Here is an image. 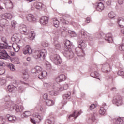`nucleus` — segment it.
I'll return each instance as SVG.
<instances>
[{
  "label": "nucleus",
  "instance_id": "nucleus-33",
  "mask_svg": "<svg viewBox=\"0 0 124 124\" xmlns=\"http://www.w3.org/2000/svg\"><path fill=\"white\" fill-rule=\"evenodd\" d=\"M109 18L110 19H113V18H115L116 17V14L114 13V12H110L108 14Z\"/></svg>",
  "mask_w": 124,
  "mask_h": 124
},
{
  "label": "nucleus",
  "instance_id": "nucleus-40",
  "mask_svg": "<svg viewBox=\"0 0 124 124\" xmlns=\"http://www.w3.org/2000/svg\"><path fill=\"white\" fill-rule=\"evenodd\" d=\"M21 31L22 32H24L25 35H28V30H27V27H26V26L23 27Z\"/></svg>",
  "mask_w": 124,
  "mask_h": 124
},
{
  "label": "nucleus",
  "instance_id": "nucleus-37",
  "mask_svg": "<svg viewBox=\"0 0 124 124\" xmlns=\"http://www.w3.org/2000/svg\"><path fill=\"white\" fill-rule=\"evenodd\" d=\"M116 121H118L120 124H124V117H118L117 118V120Z\"/></svg>",
  "mask_w": 124,
  "mask_h": 124
},
{
  "label": "nucleus",
  "instance_id": "nucleus-21",
  "mask_svg": "<svg viewBox=\"0 0 124 124\" xmlns=\"http://www.w3.org/2000/svg\"><path fill=\"white\" fill-rule=\"evenodd\" d=\"M12 47L15 52H19L20 51V46L17 43H14L12 44Z\"/></svg>",
  "mask_w": 124,
  "mask_h": 124
},
{
  "label": "nucleus",
  "instance_id": "nucleus-53",
  "mask_svg": "<svg viewBox=\"0 0 124 124\" xmlns=\"http://www.w3.org/2000/svg\"><path fill=\"white\" fill-rule=\"evenodd\" d=\"M81 35H82L83 38H84L85 37V35H86V32H85V30H84L83 29L81 30Z\"/></svg>",
  "mask_w": 124,
  "mask_h": 124
},
{
  "label": "nucleus",
  "instance_id": "nucleus-46",
  "mask_svg": "<svg viewBox=\"0 0 124 124\" xmlns=\"http://www.w3.org/2000/svg\"><path fill=\"white\" fill-rule=\"evenodd\" d=\"M119 49L120 51H124V44L120 45L119 46Z\"/></svg>",
  "mask_w": 124,
  "mask_h": 124
},
{
  "label": "nucleus",
  "instance_id": "nucleus-64",
  "mask_svg": "<svg viewBox=\"0 0 124 124\" xmlns=\"http://www.w3.org/2000/svg\"><path fill=\"white\" fill-rule=\"evenodd\" d=\"M123 2H124V0H118L119 4H123Z\"/></svg>",
  "mask_w": 124,
  "mask_h": 124
},
{
  "label": "nucleus",
  "instance_id": "nucleus-56",
  "mask_svg": "<svg viewBox=\"0 0 124 124\" xmlns=\"http://www.w3.org/2000/svg\"><path fill=\"white\" fill-rule=\"evenodd\" d=\"M77 34H76V33H75V32H73L72 33V34H71V36H72V37H76Z\"/></svg>",
  "mask_w": 124,
  "mask_h": 124
},
{
  "label": "nucleus",
  "instance_id": "nucleus-17",
  "mask_svg": "<svg viewBox=\"0 0 124 124\" xmlns=\"http://www.w3.org/2000/svg\"><path fill=\"white\" fill-rule=\"evenodd\" d=\"M7 119L8 120L9 122L11 123H15L17 120V118L14 116H11L9 114L6 115Z\"/></svg>",
  "mask_w": 124,
  "mask_h": 124
},
{
  "label": "nucleus",
  "instance_id": "nucleus-39",
  "mask_svg": "<svg viewBox=\"0 0 124 124\" xmlns=\"http://www.w3.org/2000/svg\"><path fill=\"white\" fill-rule=\"evenodd\" d=\"M11 40L12 41L14 42L15 41H18V40H19V39L18 38V37H17V36H16V34H15L12 36Z\"/></svg>",
  "mask_w": 124,
  "mask_h": 124
},
{
  "label": "nucleus",
  "instance_id": "nucleus-34",
  "mask_svg": "<svg viewBox=\"0 0 124 124\" xmlns=\"http://www.w3.org/2000/svg\"><path fill=\"white\" fill-rule=\"evenodd\" d=\"M31 36L29 37L30 40H33L35 38V32L34 31H32L31 32Z\"/></svg>",
  "mask_w": 124,
  "mask_h": 124
},
{
  "label": "nucleus",
  "instance_id": "nucleus-41",
  "mask_svg": "<svg viewBox=\"0 0 124 124\" xmlns=\"http://www.w3.org/2000/svg\"><path fill=\"white\" fill-rule=\"evenodd\" d=\"M45 124H54V121L50 119H47L45 122Z\"/></svg>",
  "mask_w": 124,
  "mask_h": 124
},
{
  "label": "nucleus",
  "instance_id": "nucleus-7",
  "mask_svg": "<svg viewBox=\"0 0 124 124\" xmlns=\"http://www.w3.org/2000/svg\"><path fill=\"white\" fill-rule=\"evenodd\" d=\"M100 36H102V37H104L105 36V39L108 43H111V42H113V38L112 37V33H108L106 35L103 34L102 36V34H100Z\"/></svg>",
  "mask_w": 124,
  "mask_h": 124
},
{
  "label": "nucleus",
  "instance_id": "nucleus-63",
  "mask_svg": "<svg viewBox=\"0 0 124 124\" xmlns=\"http://www.w3.org/2000/svg\"><path fill=\"white\" fill-rule=\"evenodd\" d=\"M40 111L41 113H44V112H45V111L43 109V108H42V107L40 108Z\"/></svg>",
  "mask_w": 124,
  "mask_h": 124
},
{
  "label": "nucleus",
  "instance_id": "nucleus-50",
  "mask_svg": "<svg viewBox=\"0 0 124 124\" xmlns=\"http://www.w3.org/2000/svg\"><path fill=\"white\" fill-rule=\"evenodd\" d=\"M96 107V105L94 104H93L91 105V106H90V110H93V109H94V108H95Z\"/></svg>",
  "mask_w": 124,
  "mask_h": 124
},
{
  "label": "nucleus",
  "instance_id": "nucleus-31",
  "mask_svg": "<svg viewBox=\"0 0 124 124\" xmlns=\"http://www.w3.org/2000/svg\"><path fill=\"white\" fill-rule=\"evenodd\" d=\"M46 105H47V106H53V105L55 103L54 101H53L52 100H50V99H47V100H46Z\"/></svg>",
  "mask_w": 124,
  "mask_h": 124
},
{
  "label": "nucleus",
  "instance_id": "nucleus-45",
  "mask_svg": "<svg viewBox=\"0 0 124 124\" xmlns=\"http://www.w3.org/2000/svg\"><path fill=\"white\" fill-rule=\"evenodd\" d=\"M42 45L43 47H48L49 46V43L46 42H43L42 43Z\"/></svg>",
  "mask_w": 124,
  "mask_h": 124
},
{
  "label": "nucleus",
  "instance_id": "nucleus-32",
  "mask_svg": "<svg viewBox=\"0 0 124 124\" xmlns=\"http://www.w3.org/2000/svg\"><path fill=\"white\" fill-rule=\"evenodd\" d=\"M86 47V44L84 43V41H80L78 43V47L83 49V48H85Z\"/></svg>",
  "mask_w": 124,
  "mask_h": 124
},
{
  "label": "nucleus",
  "instance_id": "nucleus-60",
  "mask_svg": "<svg viewBox=\"0 0 124 124\" xmlns=\"http://www.w3.org/2000/svg\"><path fill=\"white\" fill-rule=\"evenodd\" d=\"M111 0H108V1L106 2V4L108 6H110V5H111Z\"/></svg>",
  "mask_w": 124,
  "mask_h": 124
},
{
  "label": "nucleus",
  "instance_id": "nucleus-51",
  "mask_svg": "<svg viewBox=\"0 0 124 124\" xmlns=\"http://www.w3.org/2000/svg\"><path fill=\"white\" fill-rule=\"evenodd\" d=\"M4 73H5V69L4 68H0V75L4 74Z\"/></svg>",
  "mask_w": 124,
  "mask_h": 124
},
{
  "label": "nucleus",
  "instance_id": "nucleus-44",
  "mask_svg": "<svg viewBox=\"0 0 124 124\" xmlns=\"http://www.w3.org/2000/svg\"><path fill=\"white\" fill-rule=\"evenodd\" d=\"M60 21L62 22V23H63V24H66V25H67L69 23L68 21L65 20V19L62 18H60Z\"/></svg>",
  "mask_w": 124,
  "mask_h": 124
},
{
  "label": "nucleus",
  "instance_id": "nucleus-61",
  "mask_svg": "<svg viewBox=\"0 0 124 124\" xmlns=\"http://www.w3.org/2000/svg\"><path fill=\"white\" fill-rule=\"evenodd\" d=\"M86 23L89 24V23H90V22H91V18L90 17L86 18Z\"/></svg>",
  "mask_w": 124,
  "mask_h": 124
},
{
  "label": "nucleus",
  "instance_id": "nucleus-11",
  "mask_svg": "<svg viewBox=\"0 0 124 124\" xmlns=\"http://www.w3.org/2000/svg\"><path fill=\"white\" fill-rule=\"evenodd\" d=\"M81 114H82V111L80 110L79 111H75L74 112V113L69 115V117H68V119L69 120H70V119H71V118H74V119H76V118L79 117Z\"/></svg>",
  "mask_w": 124,
  "mask_h": 124
},
{
  "label": "nucleus",
  "instance_id": "nucleus-22",
  "mask_svg": "<svg viewBox=\"0 0 124 124\" xmlns=\"http://www.w3.org/2000/svg\"><path fill=\"white\" fill-rule=\"evenodd\" d=\"M59 92L61 91H58L57 90L49 91V94L50 95L57 96L59 94Z\"/></svg>",
  "mask_w": 124,
  "mask_h": 124
},
{
  "label": "nucleus",
  "instance_id": "nucleus-2",
  "mask_svg": "<svg viewBox=\"0 0 124 124\" xmlns=\"http://www.w3.org/2000/svg\"><path fill=\"white\" fill-rule=\"evenodd\" d=\"M46 56H47V50L46 49L36 51L33 54L34 58L38 59L40 60H44Z\"/></svg>",
  "mask_w": 124,
  "mask_h": 124
},
{
  "label": "nucleus",
  "instance_id": "nucleus-13",
  "mask_svg": "<svg viewBox=\"0 0 124 124\" xmlns=\"http://www.w3.org/2000/svg\"><path fill=\"white\" fill-rule=\"evenodd\" d=\"M55 81L57 82V83H60L61 82L65 81V75L63 74L59 75L56 78Z\"/></svg>",
  "mask_w": 124,
  "mask_h": 124
},
{
  "label": "nucleus",
  "instance_id": "nucleus-6",
  "mask_svg": "<svg viewBox=\"0 0 124 124\" xmlns=\"http://www.w3.org/2000/svg\"><path fill=\"white\" fill-rule=\"evenodd\" d=\"M68 84L67 83H64L63 84L62 87H61L60 84L56 83V87L55 88V90L58 92H62L63 91V90H67V89H68Z\"/></svg>",
  "mask_w": 124,
  "mask_h": 124
},
{
  "label": "nucleus",
  "instance_id": "nucleus-27",
  "mask_svg": "<svg viewBox=\"0 0 124 124\" xmlns=\"http://www.w3.org/2000/svg\"><path fill=\"white\" fill-rule=\"evenodd\" d=\"M64 44L65 48H67L68 50H69V49H71V43H70V40H66Z\"/></svg>",
  "mask_w": 124,
  "mask_h": 124
},
{
  "label": "nucleus",
  "instance_id": "nucleus-9",
  "mask_svg": "<svg viewBox=\"0 0 124 124\" xmlns=\"http://www.w3.org/2000/svg\"><path fill=\"white\" fill-rule=\"evenodd\" d=\"M64 56L68 60L72 59V57L74 56V53L71 50H66L65 52L64 53Z\"/></svg>",
  "mask_w": 124,
  "mask_h": 124
},
{
  "label": "nucleus",
  "instance_id": "nucleus-58",
  "mask_svg": "<svg viewBox=\"0 0 124 124\" xmlns=\"http://www.w3.org/2000/svg\"><path fill=\"white\" fill-rule=\"evenodd\" d=\"M96 120V118H95V114L94 113L93 114V115L92 116V120L93 121V122H94V121H95Z\"/></svg>",
  "mask_w": 124,
  "mask_h": 124
},
{
  "label": "nucleus",
  "instance_id": "nucleus-8",
  "mask_svg": "<svg viewBox=\"0 0 124 124\" xmlns=\"http://www.w3.org/2000/svg\"><path fill=\"white\" fill-rule=\"evenodd\" d=\"M111 69L112 68H111V66L108 63L104 64L102 67V71L105 73L110 72Z\"/></svg>",
  "mask_w": 124,
  "mask_h": 124
},
{
  "label": "nucleus",
  "instance_id": "nucleus-25",
  "mask_svg": "<svg viewBox=\"0 0 124 124\" xmlns=\"http://www.w3.org/2000/svg\"><path fill=\"white\" fill-rule=\"evenodd\" d=\"M6 23H7V20L5 19H3L0 21V28H2L3 29V27H5V25H6Z\"/></svg>",
  "mask_w": 124,
  "mask_h": 124
},
{
  "label": "nucleus",
  "instance_id": "nucleus-5",
  "mask_svg": "<svg viewBox=\"0 0 124 124\" xmlns=\"http://www.w3.org/2000/svg\"><path fill=\"white\" fill-rule=\"evenodd\" d=\"M113 103L116 104L117 106H120L123 104L122 97L120 95L116 96L113 98Z\"/></svg>",
  "mask_w": 124,
  "mask_h": 124
},
{
  "label": "nucleus",
  "instance_id": "nucleus-57",
  "mask_svg": "<svg viewBox=\"0 0 124 124\" xmlns=\"http://www.w3.org/2000/svg\"><path fill=\"white\" fill-rule=\"evenodd\" d=\"M46 66L47 68V69H50L52 66L51 65V64H50L49 62L46 63Z\"/></svg>",
  "mask_w": 124,
  "mask_h": 124
},
{
  "label": "nucleus",
  "instance_id": "nucleus-62",
  "mask_svg": "<svg viewBox=\"0 0 124 124\" xmlns=\"http://www.w3.org/2000/svg\"><path fill=\"white\" fill-rule=\"evenodd\" d=\"M31 122V123H32L34 124H36V122H35V120H34V119H32V118H31L30 119Z\"/></svg>",
  "mask_w": 124,
  "mask_h": 124
},
{
  "label": "nucleus",
  "instance_id": "nucleus-55",
  "mask_svg": "<svg viewBox=\"0 0 124 124\" xmlns=\"http://www.w3.org/2000/svg\"><path fill=\"white\" fill-rule=\"evenodd\" d=\"M116 120H118V118H115V119H113V120L114 124H121L119 123V121Z\"/></svg>",
  "mask_w": 124,
  "mask_h": 124
},
{
  "label": "nucleus",
  "instance_id": "nucleus-24",
  "mask_svg": "<svg viewBox=\"0 0 124 124\" xmlns=\"http://www.w3.org/2000/svg\"><path fill=\"white\" fill-rule=\"evenodd\" d=\"M8 89L9 92L12 93V92H15L16 90H17V87L16 86H14V85H9L8 86Z\"/></svg>",
  "mask_w": 124,
  "mask_h": 124
},
{
  "label": "nucleus",
  "instance_id": "nucleus-1",
  "mask_svg": "<svg viewBox=\"0 0 124 124\" xmlns=\"http://www.w3.org/2000/svg\"><path fill=\"white\" fill-rule=\"evenodd\" d=\"M32 73H38V78L40 79H43L44 77L47 76V72L46 71H42V68L39 66H36L34 69H32Z\"/></svg>",
  "mask_w": 124,
  "mask_h": 124
},
{
  "label": "nucleus",
  "instance_id": "nucleus-26",
  "mask_svg": "<svg viewBox=\"0 0 124 124\" xmlns=\"http://www.w3.org/2000/svg\"><path fill=\"white\" fill-rule=\"evenodd\" d=\"M31 112L29 111H25L22 115H21V118H27L28 117H30V116H31Z\"/></svg>",
  "mask_w": 124,
  "mask_h": 124
},
{
  "label": "nucleus",
  "instance_id": "nucleus-20",
  "mask_svg": "<svg viewBox=\"0 0 124 124\" xmlns=\"http://www.w3.org/2000/svg\"><path fill=\"white\" fill-rule=\"evenodd\" d=\"M103 9H104V5L103 3L101 2L98 3L97 5L96 10L98 11H102Z\"/></svg>",
  "mask_w": 124,
  "mask_h": 124
},
{
  "label": "nucleus",
  "instance_id": "nucleus-38",
  "mask_svg": "<svg viewBox=\"0 0 124 124\" xmlns=\"http://www.w3.org/2000/svg\"><path fill=\"white\" fill-rule=\"evenodd\" d=\"M8 67L12 71H15L16 70V67L13 64H10Z\"/></svg>",
  "mask_w": 124,
  "mask_h": 124
},
{
  "label": "nucleus",
  "instance_id": "nucleus-30",
  "mask_svg": "<svg viewBox=\"0 0 124 124\" xmlns=\"http://www.w3.org/2000/svg\"><path fill=\"white\" fill-rule=\"evenodd\" d=\"M23 79L27 80L29 78V75L28 74V71L24 70L23 71Z\"/></svg>",
  "mask_w": 124,
  "mask_h": 124
},
{
  "label": "nucleus",
  "instance_id": "nucleus-52",
  "mask_svg": "<svg viewBox=\"0 0 124 124\" xmlns=\"http://www.w3.org/2000/svg\"><path fill=\"white\" fill-rule=\"evenodd\" d=\"M34 117L37 118L38 119H39V120L40 121H41V120H42V117H41V116H39V115H38V114H37V113L34 114Z\"/></svg>",
  "mask_w": 124,
  "mask_h": 124
},
{
  "label": "nucleus",
  "instance_id": "nucleus-47",
  "mask_svg": "<svg viewBox=\"0 0 124 124\" xmlns=\"http://www.w3.org/2000/svg\"><path fill=\"white\" fill-rule=\"evenodd\" d=\"M43 98L45 100H48V94L45 93L43 95Z\"/></svg>",
  "mask_w": 124,
  "mask_h": 124
},
{
  "label": "nucleus",
  "instance_id": "nucleus-43",
  "mask_svg": "<svg viewBox=\"0 0 124 124\" xmlns=\"http://www.w3.org/2000/svg\"><path fill=\"white\" fill-rule=\"evenodd\" d=\"M7 5L8 8H13V3H12V2L11 1H10Z\"/></svg>",
  "mask_w": 124,
  "mask_h": 124
},
{
  "label": "nucleus",
  "instance_id": "nucleus-23",
  "mask_svg": "<svg viewBox=\"0 0 124 124\" xmlns=\"http://www.w3.org/2000/svg\"><path fill=\"white\" fill-rule=\"evenodd\" d=\"M118 24L120 28H124V19L122 18H119L118 21Z\"/></svg>",
  "mask_w": 124,
  "mask_h": 124
},
{
  "label": "nucleus",
  "instance_id": "nucleus-54",
  "mask_svg": "<svg viewBox=\"0 0 124 124\" xmlns=\"http://www.w3.org/2000/svg\"><path fill=\"white\" fill-rule=\"evenodd\" d=\"M55 48L57 49V50H60V49H61V45H60V44H56L55 45Z\"/></svg>",
  "mask_w": 124,
  "mask_h": 124
},
{
  "label": "nucleus",
  "instance_id": "nucleus-28",
  "mask_svg": "<svg viewBox=\"0 0 124 124\" xmlns=\"http://www.w3.org/2000/svg\"><path fill=\"white\" fill-rule=\"evenodd\" d=\"M3 16L8 20H11L12 19V15L10 13H5L3 15Z\"/></svg>",
  "mask_w": 124,
  "mask_h": 124
},
{
  "label": "nucleus",
  "instance_id": "nucleus-42",
  "mask_svg": "<svg viewBox=\"0 0 124 124\" xmlns=\"http://www.w3.org/2000/svg\"><path fill=\"white\" fill-rule=\"evenodd\" d=\"M118 74L119 75H120V76H122V77H123V78H124V71H123V70H120L118 71Z\"/></svg>",
  "mask_w": 124,
  "mask_h": 124
},
{
  "label": "nucleus",
  "instance_id": "nucleus-35",
  "mask_svg": "<svg viewBox=\"0 0 124 124\" xmlns=\"http://www.w3.org/2000/svg\"><path fill=\"white\" fill-rule=\"evenodd\" d=\"M105 109H104L103 107H102L100 108V110L99 112L100 115H101L102 116L104 115L105 114Z\"/></svg>",
  "mask_w": 124,
  "mask_h": 124
},
{
  "label": "nucleus",
  "instance_id": "nucleus-10",
  "mask_svg": "<svg viewBox=\"0 0 124 124\" xmlns=\"http://www.w3.org/2000/svg\"><path fill=\"white\" fill-rule=\"evenodd\" d=\"M71 94V93L69 92L68 94H64L63 95V100L62 102V104H66L67 103V101L70 99Z\"/></svg>",
  "mask_w": 124,
  "mask_h": 124
},
{
  "label": "nucleus",
  "instance_id": "nucleus-29",
  "mask_svg": "<svg viewBox=\"0 0 124 124\" xmlns=\"http://www.w3.org/2000/svg\"><path fill=\"white\" fill-rule=\"evenodd\" d=\"M53 25L55 28H58L59 27V25H60V22L58 19L56 18H54L53 19Z\"/></svg>",
  "mask_w": 124,
  "mask_h": 124
},
{
  "label": "nucleus",
  "instance_id": "nucleus-12",
  "mask_svg": "<svg viewBox=\"0 0 124 124\" xmlns=\"http://www.w3.org/2000/svg\"><path fill=\"white\" fill-rule=\"evenodd\" d=\"M34 7L39 10H41V9L43 10L45 8V5L40 2H36L34 4Z\"/></svg>",
  "mask_w": 124,
  "mask_h": 124
},
{
  "label": "nucleus",
  "instance_id": "nucleus-48",
  "mask_svg": "<svg viewBox=\"0 0 124 124\" xmlns=\"http://www.w3.org/2000/svg\"><path fill=\"white\" fill-rule=\"evenodd\" d=\"M17 24V22L14 20L11 21V25L12 28H15V26Z\"/></svg>",
  "mask_w": 124,
  "mask_h": 124
},
{
  "label": "nucleus",
  "instance_id": "nucleus-19",
  "mask_svg": "<svg viewBox=\"0 0 124 124\" xmlns=\"http://www.w3.org/2000/svg\"><path fill=\"white\" fill-rule=\"evenodd\" d=\"M7 58H8V54H7L6 51L0 52V59L1 60H6Z\"/></svg>",
  "mask_w": 124,
  "mask_h": 124
},
{
  "label": "nucleus",
  "instance_id": "nucleus-36",
  "mask_svg": "<svg viewBox=\"0 0 124 124\" xmlns=\"http://www.w3.org/2000/svg\"><path fill=\"white\" fill-rule=\"evenodd\" d=\"M5 108L6 109H9L11 111L12 110V109H11V105L10 104V102H6V103L5 104Z\"/></svg>",
  "mask_w": 124,
  "mask_h": 124
},
{
  "label": "nucleus",
  "instance_id": "nucleus-49",
  "mask_svg": "<svg viewBox=\"0 0 124 124\" xmlns=\"http://www.w3.org/2000/svg\"><path fill=\"white\" fill-rule=\"evenodd\" d=\"M4 118L3 117L0 116V124H4Z\"/></svg>",
  "mask_w": 124,
  "mask_h": 124
},
{
  "label": "nucleus",
  "instance_id": "nucleus-3",
  "mask_svg": "<svg viewBox=\"0 0 124 124\" xmlns=\"http://www.w3.org/2000/svg\"><path fill=\"white\" fill-rule=\"evenodd\" d=\"M51 59L56 65H59V64L62 63V59H61V57L59 55H54L53 58L51 57Z\"/></svg>",
  "mask_w": 124,
  "mask_h": 124
},
{
  "label": "nucleus",
  "instance_id": "nucleus-15",
  "mask_svg": "<svg viewBox=\"0 0 124 124\" xmlns=\"http://www.w3.org/2000/svg\"><path fill=\"white\" fill-rule=\"evenodd\" d=\"M41 25H47L49 23V17L47 16H43L40 19Z\"/></svg>",
  "mask_w": 124,
  "mask_h": 124
},
{
  "label": "nucleus",
  "instance_id": "nucleus-18",
  "mask_svg": "<svg viewBox=\"0 0 124 124\" xmlns=\"http://www.w3.org/2000/svg\"><path fill=\"white\" fill-rule=\"evenodd\" d=\"M26 18L29 22H34L36 20V18H35L34 16L31 14H28Z\"/></svg>",
  "mask_w": 124,
  "mask_h": 124
},
{
  "label": "nucleus",
  "instance_id": "nucleus-14",
  "mask_svg": "<svg viewBox=\"0 0 124 124\" xmlns=\"http://www.w3.org/2000/svg\"><path fill=\"white\" fill-rule=\"evenodd\" d=\"M23 53L24 55H27V54H31L32 53V50L30 47V46L27 45L25 48H24Z\"/></svg>",
  "mask_w": 124,
  "mask_h": 124
},
{
  "label": "nucleus",
  "instance_id": "nucleus-59",
  "mask_svg": "<svg viewBox=\"0 0 124 124\" xmlns=\"http://www.w3.org/2000/svg\"><path fill=\"white\" fill-rule=\"evenodd\" d=\"M12 84H14V85H18V82L16 80H13L12 81Z\"/></svg>",
  "mask_w": 124,
  "mask_h": 124
},
{
  "label": "nucleus",
  "instance_id": "nucleus-16",
  "mask_svg": "<svg viewBox=\"0 0 124 124\" xmlns=\"http://www.w3.org/2000/svg\"><path fill=\"white\" fill-rule=\"evenodd\" d=\"M13 109L16 110L17 112H22L24 110V107L23 106H20L19 107L18 105H14L13 106Z\"/></svg>",
  "mask_w": 124,
  "mask_h": 124
},
{
  "label": "nucleus",
  "instance_id": "nucleus-4",
  "mask_svg": "<svg viewBox=\"0 0 124 124\" xmlns=\"http://www.w3.org/2000/svg\"><path fill=\"white\" fill-rule=\"evenodd\" d=\"M43 85L45 89L46 90H56V83L44 82Z\"/></svg>",
  "mask_w": 124,
  "mask_h": 124
}]
</instances>
